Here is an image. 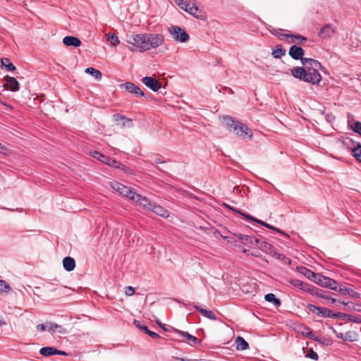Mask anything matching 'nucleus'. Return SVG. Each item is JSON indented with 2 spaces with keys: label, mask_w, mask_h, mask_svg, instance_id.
Here are the masks:
<instances>
[{
  "label": "nucleus",
  "mask_w": 361,
  "mask_h": 361,
  "mask_svg": "<svg viewBox=\"0 0 361 361\" xmlns=\"http://www.w3.org/2000/svg\"><path fill=\"white\" fill-rule=\"evenodd\" d=\"M4 87L12 92H16L19 90V82L15 78L6 76Z\"/></svg>",
  "instance_id": "6ab92c4d"
},
{
  "label": "nucleus",
  "mask_w": 361,
  "mask_h": 361,
  "mask_svg": "<svg viewBox=\"0 0 361 361\" xmlns=\"http://www.w3.org/2000/svg\"><path fill=\"white\" fill-rule=\"evenodd\" d=\"M63 266L67 271H71L75 267V262L73 257H66L63 259Z\"/></svg>",
  "instance_id": "393cba45"
},
{
  "label": "nucleus",
  "mask_w": 361,
  "mask_h": 361,
  "mask_svg": "<svg viewBox=\"0 0 361 361\" xmlns=\"http://www.w3.org/2000/svg\"><path fill=\"white\" fill-rule=\"evenodd\" d=\"M269 31L273 35L277 37L280 40H283L286 38V39H288V38L300 39H301V41L300 42V44H303L306 42V38L305 37L300 35L285 34L284 33L285 30L283 29L273 28L272 30H269Z\"/></svg>",
  "instance_id": "1a4fd4ad"
},
{
  "label": "nucleus",
  "mask_w": 361,
  "mask_h": 361,
  "mask_svg": "<svg viewBox=\"0 0 361 361\" xmlns=\"http://www.w3.org/2000/svg\"><path fill=\"white\" fill-rule=\"evenodd\" d=\"M343 335H344V334L340 333L339 334H337V337L343 339Z\"/></svg>",
  "instance_id": "e2e57ef3"
},
{
  "label": "nucleus",
  "mask_w": 361,
  "mask_h": 361,
  "mask_svg": "<svg viewBox=\"0 0 361 361\" xmlns=\"http://www.w3.org/2000/svg\"><path fill=\"white\" fill-rule=\"evenodd\" d=\"M56 355H67V353L65 351L57 350Z\"/></svg>",
  "instance_id": "4d7b16f0"
},
{
  "label": "nucleus",
  "mask_w": 361,
  "mask_h": 361,
  "mask_svg": "<svg viewBox=\"0 0 361 361\" xmlns=\"http://www.w3.org/2000/svg\"><path fill=\"white\" fill-rule=\"evenodd\" d=\"M118 161L114 159H111L109 157V160H107L106 165L111 166H118Z\"/></svg>",
  "instance_id": "09e8293b"
},
{
  "label": "nucleus",
  "mask_w": 361,
  "mask_h": 361,
  "mask_svg": "<svg viewBox=\"0 0 361 361\" xmlns=\"http://www.w3.org/2000/svg\"><path fill=\"white\" fill-rule=\"evenodd\" d=\"M335 32V29L331 24H326L321 28L319 36L322 39L331 38Z\"/></svg>",
  "instance_id": "a211bd4d"
},
{
  "label": "nucleus",
  "mask_w": 361,
  "mask_h": 361,
  "mask_svg": "<svg viewBox=\"0 0 361 361\" xmlns=\"http://www.w3.org/2000/svg\"><path fill=\"white\" fill-rule=\"evenodd\" d=\"M177 5L185 11L200 20L206 18V13L195 4V0H176Z\"/></svg>",
  "instance_id": "7ed1b4c3"
},
{
  "label": "nucleus",
  "mask_w": 361,
  "mask_h": 361,
  "mask_svg": "<svg viewBox=\"0 0 361 361\" xmlns=\"http://www.w3.org/2000/svg\"><path fill=\"white\" fill-rule=\"evenodd\" d=\"M168 31L173 39L176 42H186L189 39L188 33L177 25H171L169 27Z\"/></svg>",
  "instance_id": "0eeeda50"
},
{
  "label": "nucleus",
  "mask_w": 361,
  "mask_h": 361,
  "mask_svg": "<svg viewBox=\"0 0 361 361\" xmlns=\"http://www.w3.org/2000/svg\"><path fill=\"white\" fill-rule=\"evenodd\" d=\"M143 84L153 92H157L161 89V83L153 77L146 76L142 78Z\"/></svg>",
  "instance_id": "4468645a"
},
{
  "label": "nucleus",
  "mask_w": 361,
  "mask_h": 361,
  "mask_svg": "<svg viewBox=\"0 0 361 361\" xmlns=\"http://www.w3.org/2000/svg\"><path fill=\"white\" fill-rule=\"evenodd\" d=\"M1 61L2 66L5 67L7 71H13L16 70V66L11 63L8 58H3Z\"/></svg>",
  "instance_id": "c756f323"
},
{
  "label": "nucleus",
  "mask_w": 361,
  "mask_h": 361,
  "mask_svg": "<svg viewBox=\"0 0 361 361\" xmlns=\"http://www.w3.org/2000/svg\"><path fill=\"white\" fill-rule=\"evenodd\" d=\"M223 120L226 128L236 135L243 137L245 136L252 137V130L247 126L238 121L234 120L233 117L229 116H224Z\"/></svg>",
  "instance_id": "f03ea898"
},
{
  "label": "nucleus",
  "mask_w": 361,
  "mask_h": 361,
  "mask_svg": "<svg viewBox=\"0 0 361 361\" xmlns=\"http://www.w3.org/2000/svg\"><path fill=\"white\" fill-rule=\"evenodd\" d=\"M355 337L354 333L348 331L344 334L343 340L346 341H354L355 340Z\"/></svg>",
  "instance_id": "a19ab883"
},
{
  "label": "nucleus",
  "mask_w": 361,
  "mask_h": 361,
  "mask_svg": "<svg viewBox=\"0 0 361 361\" xmlns=\"http://www.w3.org/2000/svg\"><path fill=\"white\" fill-rule=\"evenodd\" d=\"M260 244H259V248L265 252H267L269 250H271V249L272 248V245L269 243H268L267 242H265V241H262V242H260Z\"/></svg>",
  "instance_id": "79ce46f5"
},
{
  "label": "nucleus",
  "mask_w": 361,
  "mask_h": 361,
  "mask_svg": "<svg viewBox=\"0 0 361 361\" xmlns=\"http://www.w3.org/2000/svg\"><path fill=\"white\" fill-rule=\"evenodd\" d=\"M302 64L304 68L297 66L291 69L292 75L312 85H318L322 79L319 73L322 68L321 63L313 59L305 58L302 59Z\"/></svg>",
  "instance_id": "f257e3e1"
},
{
  "label": "nucleus",
  "mask_w": 361,
  "mask_h": 361,
  "mask_svg": "<svg viewBox=\"0 0 361 361\" xmlns=\"http://www.w3.org/2000/svg\"><path fill=\"white\" fill-rule=\"evenodd\" d=\"M49 331L53 332L58 331L61 334L65 333L64 329L61 326L56 324H50V326H49Z\"/></svg>",
  "instance_id": "e433bc0d"
},
{
  "label": "nucleus",
  "mask_w": 361,
  "mask_h": 361,
  "mask_svg": "<svg viewBox=\"0 0 361 361\" xmlns=\"http://www.w3.org/2000/svg\"><path fill=\"white\" fill-rule=\"evenodd\" d=\"M106 40L113 46L116 47L120 43L118 37L114 34L108 33L106 34Z\"/></svg>",
  "instance_id": "72a5a7b5"
},
{
  "label": "nucleus",
  "mask_w": 361,
  "mask_h": 361,
  "mask_svg": "<svg viewBox=\"0 0 361 361\" xmlns=\"http://www.w3.org/2000/svg\"><path fill=\"white\" fill-rule=\"evenodd\" d=\"M314 282L321 286L326 287L334 290H337V282L335 280L329 277L324 276L320 274H317Z\"/></svg>",
  "instance_id": "9d476101"
},
{
  "label": "nucleus",
  "mask_w": 361,
  "mask_h": 361,
  "mask_svg": "<svg viewBox=\"0 0 361 361\" xmlns=\"http://www.w3.org/2000/svg\"><path fill=\"white\" fill-rule=\"evenodd\" d=\"M111 188L118 192L120 195L128 197L129 200H132V196H134L135 194V190L128 186L123 185L117 181H113L111 183Z\"/></svg>",
  "instance_id": "6e6552de"
},
{
  "label": "nucleus",
  "mask_w": 361,
  "mask_h": 361,
  "mask_svg": "<svg viewBox=\"0 0 361 361\" xmlns=\"http://www.w3.org/2000/svg\"><path fill=\"white\" fill-rule=\"evenodd\" d=\"M127 43L129 49L132 51L144 52L147 51L145 33L130 35L127 39Z\"/></svg>",
  "instance_id": "20e7f679"
},
{
  "label": "nucleus",
  "mask_w": 361,
  "mask_h": 361,
  "mask_svg": "<svg viewBox=\"0 0 361 361\" xmlns=\"http://www.w3.org/2000/svg\"><path fill=\"white\" fill-rule=\"evenodd\" d=\"M339 302H340L341 304L343 305H347V304H353V302H343H343H340V301H339Z\"/></svg>",
  "instance_id": "680f3d73"
},
{
  "label": "nucleus",
  "mask_w": 361,
  "mask_h": 361,
  "mask_svg": "<svg viewBox=\"0 0 361 361\" xmlns=\"http://www.w3.org/2000/svg\"><path fill=\"white\" fill-rule=\"evenodd\" d=\"M140 327V329H142L145 331V333L146 334H147L149 336L152 337V338H158L159 337V334L154 332V331H150L147 326H138Z\"/></svg>",
  "instance_id": "ea45409f"
},
{
  "label": "nucleus",
  "mask_w": 361,
  "mask_h": 361,
  "mask_svg": "<svg viewBox=\"0 0 361 361\" xmlns=\"http://www.w3.org/2000/svg\"><path fill=\"white\" fill-rule=\"evenodd\" d=\"M352 153L353 156L355 157L358 161L361 162V145L354 147Z\"/></svg>",
  "instance_id": "4c0bfd02"
},
{
  "label": "nucleus",
  "mask_w": 361,
  "mask_h": 361,
  "mask_svg": "<svg viewBox=\"0 0 361 361\" xmlns=\"http://www.w3.org/2000/svg\"><path fill=\"white\" fill-rule=\"evenodd\" d=\"M57 349L53 347H43L39 350L40 355L43 356H51L56 355Z\"/></svg>",
  "instance_id": "bb28decb"
},
{
  "label": "nucleus",
  "mask_w": 361,
  "mask_h": 361,
  "mask_svg": "<svg viewBox=\"0 0 361 361\" xmlns=\"http://www.w3.org/2000/svg\"><path fill=\"white\" fill-rule=\"evenodd\" d=\"M251 220L253 221L257 222L258 224H262V225H263V224H266L265 222H263L261 220H258V219H255V217H254V219H251Z\"/></svg>",
  "instance_id": "13d9d810"
},
{
  "label": "nucleus",
  "mask_w": 361,
  "mask_h": 361,
  "mask_svg": "<svg viewBox=\"0 0 361 361\" xmlns=\"http://www.w3.org/2000/svg\"><path fill=\"white\" fill-rule=\"evenodd\" d=\"M171 331L172 332L178 334L180 337L184 338H186V334H189L188 332L180 331V330H178V329H177L176 328H173V327H171Z\"/></svg>",
  "instance_id": "c03bdc74"
},
{
  "label": "nucleus",
  "mask_w": 361,
  "mask_h": 361,
  "mask_svg": "<svg viewBox=\"0 0 361 361\" xmlns=\"http://www.w3.org/2000/svg\"><path fill=\"white\" fill-rule=\"evenodd\" d=\"M114 121L115 122H122V126L123 127H131L132 126V120L126 116L121 115L120 114H116L113 116Z\"/></svg>",
  "instance_id": "5701e85b"
},
{
  "label": "nucleus",
  "mask_w": 361,
  "mask_h": 361,
  "mask_svg": "<svg viewBox=\"0 0 361 361\" xmlns=\"http://www.w3.org/2000/svg\"><path fill=\"white\" fill-rule=\"evenodd\" d=\"M352 309L356 312H361V304H354Z\"/></svg>",
  "instance_id": "603ef678"
},
{
  "label": "nucleus",
  "mask_w": 361,
  "mask_h": 361,
  "mask_svg": "<svg viewBox=\"0 0 361 361\" xmlns=\"http://www.w3.org/2000/svg\"><path fill=\"white\" fill-rule=\"evenodd\" d=\"M150 211L161 217L167 218L169 216V211L167 209L161 205L156 204L155 203L153 204L152 209H151Z\"/></svg>",
  "instance_id": "4be33fe9"
},
{
  "label": "nucleus",
  "mask_w": 361,
  "mask_h": 361,
  "mask_svg": "<svg viewBox=\"0 0 361 361\" xmlns=\"http://www.w3.org/2000/svg\"><path fill=\"white\" fill-rule=\"evenodd\" d=\"M304 50L302 47L293 45L290 47L288 54L290 56L294 59V60H300L302 62V59H304L303 55H304Z\"/></svg>",
  "instance_id": "2eb2a0df"
},
{
  "label": "nucleus",
  "mask_w": 361,
  "mask_h": 361,
  "mask_svg": "<svg viewBox=\"0 0 361 361\" xmlns=\"http://www.w3.org/2000/svg\"><path fill=\"white\" fill-rule=\"evenodd\" d=\"M145 35L147 51L159 47L164 42V36L161 34L145 33Z\"/></svg>",
  "instance_id": "423d86ee"
},
{
  "label": "nucleus",
  "mask_w": 361,
  "mask_h": 361,
  "mask_svg": "<svg viewBox=\"0 0 361 361\" xmlns=\"http://www.w3.org/2000/svg\"><path fill=\"white\" fill-rule=\"evenodd\" d=\"M348 318V321L353 322L356 324H361V316H355L352 314H346V316H343L342 318Z\"/></svg>",
  "instance_id": "58836bf2"
},
{
  "label": "nucleus",
  "mask_w": 361,
  "mask_h": 361,
  "mask_svg": "<svg viewBox=\"0 0 361 361\" xmlns=\"http://www.w3.org/2000/svg\"><path fill=\"white\" fill-rule=\"evenodd\" d=\"M135 293V289L132 286H128L126 288V294L128 296H131Z\"/></svg>",
  "instance_id": "8fccbe9b"
},
{
  "label": "nucleus",
  "mask_w": 361,
  "mask_h": 361,
  "mask_svg": "<svg viewBox=\"0 0 361 361\" xmlns=\"http://www.w3.org/2000/svg\"><path fill=\"white\" fill-rule=\"evenodd\" d=\"M37 329L40 331H44L46 329V326L43 324H38L37 326Z\"/></svg>",
  "instance_id": "864d4df0"
},
{
  "label": "nucleus",
  "mask_w": 361,
  "mask_h": 361,
  "mask_svg": "<svg viewBox=\"0 0 361 361\" xmlns=\"http://www.w3.org/2000/svg\"><path fill=\"white\" fill-rule=\"evenodd\" d=\"M187 343L190 345H195L200 343V341L191 334H186Z\"/></svg>",
  "instance_id": "c9c22d12"
},
{
  "label": "nucleus",
  "mask_w": 361,
  "mask_h": 361,
  "mask_svg": "<svg viewBox=\"0 0 361 361\" xmlns=\"http://www.w3.org/2000/svg\"><path fill=\"white\" fill-rule=\"evenodd\" d=\"M296 40L298 41V42L299 44H300V42L301 41V39H291V40H290L289 42H296Z\"/></svg>",
  "instance_id": "052dcab7"
},
{
  "label": "nucleus",
  "mask_w": 361,
  "mask_h": 361,
  "mask_svg": "<svg viewBox=\"0 0 361 361\" xmlns=\"http://www.w3.org/2000/svg\"><path fill=\"white\" fill-rule=\"evenodd\" d=\"M239 238L240 240H245L246 242H247L252 245H257L259 243V240L254 236L243 235L240 234Z\"/></svg>",
  "instance_id": "2f4dec72"
},
{
  "label": "nucleus",
  "mask_w": 361,
  "mask_h": 361,
  "mask_svg": "<svg viewBox=\"0 0 361 361\" xmlns=\"http://www.w3.org/2000/svg\"><path fill=\"white\" fill-rule=\"evenodd\" d=\"M0 153L4 155L9 154L8 148L0 142Z\"/></svg>",
  "instance_id": "de8ad7c7"
},
{
  "label": "nucleus",
  "mask_w": 361,
  "mask_h": 361,
  "mask_svg": "<svg viewBox=\"0 0 361 361\" xmlns=\"http://www.w3.org/2000/svg\"><path fill=\"white\" fill-rule=\"evenodd\" d=\"M224 206L226 207V208H228V209L232 210V211H233V212L240 214L241 216H243L245 219H254V216H251V215H250L248 214L243 213V212H240V210L236 209L234 207H231V206H229V205H228V204H226L225 203L224 204Z\"/></svg>",
  "instance_id": "f704fd0d"
},
{
  "label": "nucleus",
  "mask_w": 361,
  "mask_h": 361,
  "mask_svg": "<svg viewBox=\"0 0 361 361\" xmlns=\"http://www.w3.org/2000/svg\"><path fill=\"white\" fill-rule=\"evenodd\" d=\"M85 73L92 75L95 79L100 80L102 78L101 72L92 67H89L85 69Z\"/></svg>",
  "instance_id": "473e14b6"
},
{
  "label": "nucleus",
  "mask_w": 361,
  "mask_h": 361,
  "mask_svg": "<svg viewBox=\"0 0 361 361\" xmlns=\"http://www.w3.org/2000/svg\"><path fill=\"white\" fill-rule=\"evenodd\" d=\"M159 326L164 331H168L169 330L164 326V324H161V323H158Z\"/></svg>",
  "instance_id": "bf43d9fd"
},
{
  "label": "nucleus",
  "mask_w": 361,
  "mask_h": 361,
  "mask_svg": "<svg viewBox=\"0 0 361 361\" xmlns=\"http://www.w3.org/2000/svg\"><path fill=\"white\" fill-rule=\"evenodd\" d=\"M263 226L269 228V229H272V230H274V231H276L277 232H279V233H282L279 228L269 224H263Z\"/></svg>",
  "instance_id": "3c124183"
},
{
  "label": "nucleus",
  "mask_w": 361,
  "mask_h": 361,
  "mask_svg": "<svg viewBox=\"0 0 361 361\" xmlns=\"http://www.w3.org/2000/svg\"><path fill=\"white\" fill-rule=\"evenodd\" d=\"M306 357L314 360H318V355L316 352H314L312 349H310L307 351V353L306 355Z\"/></svg>",
  "instance_id": "49530a36"
},
{
  "label": "nucleus",
  "mask_w": 361,
  "mask_h": 361,
  "mask_svg": "<svg viewBox=\"0 0 361 361\" xmlns=\"http://www.w3.org/2000/svg\"><path fill=\"white\" fill-rule=\"evenodd\" d=\"M194 307L195 310L199 312L203 317H207L212 320H216L217 317L216 314L212 310H207L201 307L200 305L197 304H194Z\"/></svg>",
  "instance_id": "aec40b11"
},
{
  "label": "nucleus",
  "mask_w": 361,
  "mask_h": 361,
  "mask_svg": "<svg viewBox=\"0 0 361 361\" xmlns=\"http://www.w3.org/2000/svg\"><path fill=\"white\" fill-rule=\"evenodd\" d=\"M336 291H338L343 295H349L352 298H359L360 297V294L358 292L354 290L352 288L343 286H337Z\"/></svg>",
  "instance_id": "dca6fc26"
},
{
  "label": "nucleus",
  "mask_w": 361,
  "mask_h": 361,
  "mask_svg": "<svg viewBox=\"0 0 361 361\" xmlns=\"http://www.w3.org/2000/svg\"><path fill=\"white\" fill-rule=\"evenodd\" d=\"M154 162L157 164H163L165 162V161L162 160L161 158H155Z\"/></svg>",
  "instance_id": "6e6d98bb"
},
{
  "label": "nucleus",
  "mask_w": 361,
  "mask_h": 361,
  "mask_svg": "<svg viewBox=\"0 0 361 361\" xmlns=\"http://www.w3.org/2000/svg\"><path fill=\"white\" fill-rule=\"evenodd\" d=\"M235 344L238 350H245L249 348L248 343L241 336L236 338Z\"/></svg>",
  "instance_id": "a878e982"
},
{
  "label": "nucleus",
  "mask_w": 361,
  "mask_h": 361,
  "mask_svg": "<svg viewBox=\"0 0 361 361\" xmlns=\"http://www.w3.org/2000/svg\"><path fill=\"white\" fill-rule=\"evenodd\" d=\"M288 283L295 288L300 289L303 292L310 293L311 290L313 287L312 285L305 283L302 281L295 279H290L288 280Z\"/></svg>",
  "instance_id": "ddd939ff"
},
{
  "label": "nucleus",
  "mask_w": 361,
  "mask_h": 361,
  "mask_svg": "<svg viewBox=\"0 0 361 361\" xmlns=\"http://www.w3.org/2000/svg\"><path fill=\"white\" fill-rule=\"evenodd\" d=\"M307 330L308 331L305 332V334H307L310 338H313L314 340H317V338H314V334H313V333H312L310 330H309V329H307Z\"/></svg>",
  "instance_id": "5fc2aeb1"
},
{
  "label": "nucleus",
  "mask_w": 361,
  "mask_h": 361,
  "mask_svg": "<svg viewBox=\"0 0 361 361\" xmlns=\"http://www.w3.org/2000/svg\"><path fill=\"white\" fill-rule=\"evenodd\" d=\"M352 130L361 135V122L360 121H356L354 125L352 126Z\"/></svg>",
  "instance_id": "a18cd8bd"
},
{
  "label": "nucleus",
  "mask_w": 361,
  "mask_h": 361,
  "mask_svg": "<svg viewBox=\"0 0 361 361\" xmlns=\"http://www.w3.org/2000/svg\"><path fill=\"white\" fill-rule=\"evenodd\" d=\"M286 54V50L282 48L281 45H276L273 49L271 55L275 59H281Z\"/></svg>",
  "instance_id": "cd10ccee"
},
{
  "label": "nucleus",
  "mask_w": 361,
  "mask_h": 361,
  "mask_svg": "<svg viewBox=\"0 0 361 361\" xmlns=\"http://www.w3.org/2000/svg\"><path fill=\"white\" fill-rule=\"evenodd\" d=\"M90 156L102 163L106 164L107 160H109V157H106L97 151H92L90 153Z\"/></svg>",
  "instance_id": "c85d7f7f"
},
{
  "label": "nucleus",
  "mask_w": 361,
  "mask_h": 361,
  "mask_svg": "<svg viewBox=\"0 0 361 361\" xmlns=\"http://www.w3.org/2000/svg\"><path fill=\"white\" fill-rule=\"evenodd\" d=\"M310 295L313 296H316L317 298H321L325 300H331V302L332 304L335 303L336 302V299L331 298L329 295L326 293V292L322 289H319L313 286L311 292L310 293Z\"/></svg>",
  "instance_id": "f3484780"
},
{
  "label": "nucleus",
  "mask_w": 361,
  "mask_h": 361,
  "mask_svg": "<svg viewBox=\"0 0 361 361\" xmlns=\"http://www.w3.org/2000/svg\"><path fill=\"white\" fill-rule=\"evenodd\" d=\"M264 299L267 302H273L276 307H278L281 305L280 300L278 299L273 293H268L265 295Z\"/></svg>",
  "instance_id": "7c9ffc66"
},
{
  "label": "nucleus",
  "mask_w": 361,
  "mask_h": 361,
  "mask_svg": "<svg viewBox=\"0 0 361 361\" xmlns=\"http://www.w3.org/2000/svg\"><path fill=\"white\" fill-rule=\"evenodd\" d=\"M132 201L135 202L142 206L144 209H146L150 211L152 209V205L154 202L150 201L147 197H144L137 192H135L134 196H132Z\"/></svg>",
  "instance_id": "9b49d317"
},
{
  "label": "nucleus",
  "mask_w": 361,
  "mask_h": 361,
  "mask_svg": "<svg viewBox=\"0 0 361 361\" xmlns=\"http://www.w3.org/2000/svg\"><path fill=\"white\" fill-rule=\"evenodd\" d=\"M11 290L10 286L5 281L0 280V292H8Z\"/></svg>",
  "instance_id": "37998d69"
},
{
  "label": "nucleus",
  "mask_w": 361,
  "mask_h": 361,
  "mask_svg": "<svg viewBox=\"0 0 361 361\" xmlns=\"http://www.w3.org/2000/svg\"><path fill=\"white\" fill-rule=\"evenodd\" d=\"M307 308L310 312L322 318H342L343 315L346 316L345 313H334L326 307L316 306L312 304L307 305Z\"/></svg>",
  "instance_id": "39448f33"
},
{
  "label": "nucleus",
  "mask_w": 361,
  "mask_h": 361,
  "mask_svg": "<svg viewBox=\"0 0 361 361\" xmlns=\"http://www.w3.org/2000/svg\"><path fill=\"white\" fill-rule=\"evenodd\" d=\"M298 271L300 274H302L306 278H307L308 279L311 280L313 282L314 281V280L318 274L317 273H315L305 267H298Z\"/></svg>",
  "instance_id": "b1692460"
},
{
  "label": "nucleus",
  "mask_w": 361,
  "mask_h": 361,
  "mask_svg": "<svg viewBox=\"0 0 361 361\" xmlns=\"http://www.w3.org/2000/svg\"><path fill=\"white\" fill-rule=\"evenodd\" d=\"M121 87H123L128 92L134 94L137 97H141L144 96L143 91L133 82H126L121 85Z\"/></svg>",
  "instance_id": "f8f14e48"
},
{
  "label": "nucleus",
  "mask_w": 361,
  "mask_h": 361,
  "mask_svg": "<svg viewBox=\"0 0 361 361\" xmlns=\"http://www.w3.org/2000/svg\"><path fill=\"white\" fill-rule=\"evenodd\" d=\"M63 43L67 47H78L81 44V41L76 37L66 36L63 37Z\"/></svg>",
  "instance_id": "412c9836"
}]
</instances>
